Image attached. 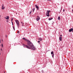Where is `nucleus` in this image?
Masks as SVG:
<instances>
[{
    "mask_svg": "<svg viewBox=\"0 0 73 73\" xmlns=\"http://www.w3.org/2000/svg\"><path fill=\"white\" fill-rule=\"evenodd\" d=\"M7 18L5 17V19H7L8 20H9V16H7Z\"/></svg>",
    "mask_w": 73,
    "mask_h": 73,
    "instance_id": "10",
    "label": "nucleus"
},
{
    "mask_svg": "<svg viewBox=\"0 0 73 73\" xmlns=\"http://www.w3.org/2000/svg\"><path fill=\"white\" fill-rule=\"evenodd\" d=\"M52 57H54V54H53V55H52Z\"/></svg>",
    "mask_w": 73,
    "mask_h": 73,
    "instance_id": "19",
    "label": "nucleus"
},
{
    "mask_svg": "<svg viewBox=\"0 0 73 73\" xmlns=\"http://www.w3.org/2000/svg\"><path fill=\"white\" fill-rule=\"evenodd\" d=\"M51 54H53V51H52L51 52Z\"/></svg>",
    "mask_w": 73,
    "mask_h": 73,
    "instance_id": "16",
    "label": "nucleus"
},
{
    "mask_svg": "<svg viewBox=\"0 0 73 73\" xmlns=\"http://www.w3.org/2000/svg\"><path fill=\"white\" fill-rule=\"evenodd\" d=\"M59 40L60 41H62V37H59Z\"/></svg>",
    "mask_w": 73,
    "mask_h": 73,
    "instance_id": "11",
    "label": "nucleus"
},
{
    "mask_svg": "<svg viewBox=\"0 0 73 73\" xmlns=\"http://www.w3.org/2000/svg\"><path fill=\"white\" fill-rule=\"evenodd\" d=\"M60 37H62V35H60Z\"/></svg>",
    "mask_w": 73,
    "mask_h": 73,
    "instance_id": "27",
    "label": "nucleus"
},
{
    "mask_svg": "<svg viewBox=\"0 0 73 73\" xmlns=\"http://www.w3.org/2000/svg\"><path fill=\"white\" fill-rule=\"evenodd\" d=\"M1 45H2V47H3V44H1Z\"/></svg>",
    "mask_w": 73,
    "mask_h": 73,
    "instance_id": "21",
    "label": "nucleus"
},
{
    "mask_svg": "<svg viewBox=\"0 0 73 73\" xmlns=\"http://www.w3.org/2000/svg\"><path fill=\"white\" fill-rule=\"evenodd\" d=\"M45 0V1H46V0Z\"/></svg>",
    "mask_w": 73,
    "mask_h": 73,
    "instance_id": "38",
    "label": "nucleus"
},
{
    "mask_svg": "<svg viewBox=\"0 0 73 73\" xmlns=\"http://www.w3.org/2000/svg\"><path fill=\"white\" fill-rule=\"evenodd\" d=\"M13 21V18H12V19H11V21Z\"/></svg>",
    "mask_w": 73,
    "mask_h": 73,
    "instance_id": "25",
    "label": "nucleus"
},
{
    "mask_svg": "<svg viewBox=\"0 0 73 73\" xmlns=\"http://www.w3.org/2000/svg\"><path fill=\"white\" fill-rule=\"evenodd\" d=\"M38 40H40V41H42V39L39 38H38Z\"/></svg>",
    "mask_w": 73,
    "mask_h": 73,
    "instance_id": "12",
    "label": "nucleus"
},
{
    "mask_svg": "<svg viewBox=\"0 0 73 73\" xmlns=\"http://www.w3.org/2000/svg\"><path fill=\"white\" fill-rule=\"evenodd\" d=\"M31 13H32V11H31L29 13V14L30 15H31Z\"/></svg>",
    "mask_w": 73,
    "mask_h": 73,
    "instance_id": "18",
    "label": "nucleus"
},
{
    "mask_svg": "<svg viewBox=\"0 0 73 73\" xmlns=\"http://www.w3.org/2000/svg\"><path fill=\"white\" fill-rule=\"evenodd\" d=\"M35 8H34L33 10V12L35 11Z\"/></svg>",
    "mask_w": 73,
    "mask_h": 73,
    "instance_id": "15",
    "label": "nucleus"
},
{
    "mask_svg": "<svg viewBox=\"0 0 73 73\" xmlns=\"http://www.w3.org/2000/svg\"><path fill=\"white\" fill-rule=\"evenodd\" d=\"M23 46H24V47H25V48H28V49H31L32 50H35L36 49V48L35 47V46H34L33 45V46H32V47H31L25 45L24 44H23Z\"/></svg>",
    "mask_w": 73,
    "mask_h": 73,
    "instance_id": "1",
    "label": "nucleus"
},
{
    "mask_svg": "<svg viewBox=\"0 0 73 73\" xmlns=\"http://www.w3.org/2000/svg\"><path fill=\"white\" fill-rule=\"evenodd\" d=\"M5 37H7V35H5Z\"/></svg>",
    "mask_w": 73,
    "mask_h": 73,
    "instance_id": "28",
    "label": "nucleus"
},
{
    "mask_svg": "<svg viewBox=\"0 0 73 73\" xmlns=\"http://www.w3.org/2000/svg\"><path fill=\"white\" fill-rule=\"evenodd\" d=\"M40 17H38V16H37V18H36V20L38 21L40 20Z\"/></svg>",
    "mask_w": 73,
    "mask_h": 73,
    "instance_id": "5",
    "label": "nucleus"
},
{
    "mask_svg": "<svg viewBox=\"0 0 73 73\" xmlns=\"http://www.w3.org/2000/svg\"><path fill=\"white\" fill-rule=\"evenodd\" d=\"M20 33V32H19V31H17V33Z\"/></svg>",
    "mask_w": 73,
    "mask_h": 73,
    "instance_id": "23",
    "label": "nucleus"
},
{
    "mask_svg": "<svg viewBox=\"0 0 73 73\" xmlns=\"http://www.w3.org/2000/svg\"><path fill=\"white\" fill-rule=\"evenodd\" d=\"M59 13H60V12H59Z\"/></svg>",
    "mask_w": 73,
    "mask_h": 73,
    "instance_id": "35",
    "label": "nucleus"
},
{
    "mask_svg": "<svg viewBox=\"0 0 73 73\" xmlns=\"http://www.w3.org/2000/svg\"><path fill=\"white\" fill-rule=\"evenodd\" d=\"M50 12V10L47 11V12L46 13V15L48 17H49V13Z\"/></svg>",
    "mask_w": 73,
    "mask_h": 73,
    "instance_id": "4",
    "label": "nucleus"
},
{
    "mask_svg": "<svg viewBox=\"0 0 73 73\" xmlns=\"http://www.w3.org/2000/svg\"><path fill=\"white\" fill-rule=\"evenodd\" d=\"M61 10H62V8H61Z\"/></svg>",
    "mask_w": 73,
    "mask_h": 73,
    "instance_id": "34",
    "label": "nucleus"
},
{
    "mask_svg": "<svg viewBox=\"0 0 73 73\" xmlns=\"http://www.w3.org/2000/svg\"><path fill=\"white\" fill-rule=\"evenodd\" d=\"M23 40H25V41H27V42L29 40L27 39H25V38H23Z\"/></svg>",
    "mask_w": 73,
    "mask_h": 73,
    "instance_id": "8",
    "label": "nucleus"
},
{
    "mask_svg": "<svg viewBox=\"0 0 73 73\" xmlns=\"http://www.w3.org/2000/svg\"><path fill=\"white\" fill-rule=\"evenodd\" d=\"M53 18H50L49 19V20H52Z\"/></svg>",
    "mask_w": 73,
    "mask_h": 73,
    "instance_id": "14",
    "label": "nucleus"
},
{
    "mask_svg": "<svg viewBox=\"0 0 73 73\" xmlns=\"http://www.w3.org/2000/svg\"><path fill=\"white\" fill-rule=\"evenodd\" d=\"M42 73H43V72H44V71H43V70H42Z\"/></svg>",
    "mask_w": 73,
    "mask_h": 73,
    "instance_id": "26",
    "label": "nucleus"
},
{
    "mask_svg": "<svg viewBox=\"0 0 73 73\" xmlns=\"http://www.w3.org/2000/svg\"><path fill=\"white\" fill-rule=\"evenodd\" d=\"M23 25H24V23H22V26L23 27Z\"/></svg>",
    "mask_w": 73,
    "mask_h": 73,
    "instance_id": "22",
    "label": "nucleus"
},
{
    "mask_svg": "<svg viewBox=\"0 0 73 73\" xmlns=\"http://www.w3.org/2000/svg\"><path fill=\"white\" fill-rule=\"evenodd\" d=\"M61 10L60 11V12H61Z\"/></svg>",
    "mask_w": 73,
    "mask_h": 73,
    "instance_id": "36",
    "label": "nucleus"
},
{
    "mask_svg": "<svg viewBox=\"0 0 73 73\" xmlns=\"http://www.w3.org/2000/svg\"><path fill=\"white\" fill-rule=\"evenodd\" d=\"M13 29H14V30L15 31V27L13 26Z\"/></svg>",
    "mask_w": 73,
    "mask_h": 73,
    "instance_id": "17",
    "label": "nucleus"
},
{
    "mask_svg": "<svg viewBox=\"0 0 73 73\" xmlns=\"http://www.w3.org/2000/svg\"><path fill=\"white\" fill-rule=\"evenodd\" d=\"M0 43H1V39L0 38Z\"/></svg>",
    "mask_w": 73,
    "mask_h": 73,
    "instance_id": "29",
    "label": "nucleus"
},
{
    "mask_svg": "<svg viewBox=\"0 0 73 73\" xmlns=\"http://www.w3.org/2000/svg\"><path fill=\"white\" fill-rule=\"evenodd\" d=\"M73 31V28H72L69 30V32H71V31Z\"/></svg>",
    "mask_w": 73,
    "mask_h": 73,
    "instance_id": "9",
    "label": "nucleus"
},
{
    "mask_svg": "<svg viewBox=\"0 0 73 73\" xmlns=\"http://www.w3.org/2000/svg\"><path fill=\"white\" fill-rule=\"evenodd\" d=\"M58 20H60V17L58 16Z\"/></svg>",
    "mask_w": 73,
    "mask_h": 73,
    "instance_id": "13",
    "label": "nucleus"
},
{
    "mask_svg": "<svg viewBox=\"0 0 73 73\" xmlns=\"http://www.w3.org/2000/svg\"><path fill=\"white\" fill-rule=\"evenodd\" d=\"M21 24H23V23H23L22 22H21Z\"/></svg>",
    "mask_w": 73,
    "mask_h": 73,
    "instance_id": "30",
    "label": "nucleus"
},
{
    "mask_svg": "<svg viewBox=\"0 0 73 73\" xmlns=\"http://www.w3.org/2000/svg\"><path fill=\"white\" fill-rule=\"evenodd\" d=\"M5 8V7L4 6V4H3L2 6L1 9H4Z\"/></svg>",
    "mask_w": 73,
    "mask_h": 73,
    "instance_id": "6",
    "label": "nucleus"
},
{
    "mask_svg": "<svg viewBox=\"0 0 73 73\" xmlns=\"http://www.w3.org/2000/svg\"><path fill=\"white\" fill-rule=\"evenodd\" d=\"M40 41L38 40V42L39 44H40Z\"/></svg>",
    "mask_w": 73,
    "mask_h": 73,
    "instance_id": "20",
    "label": "nucleus"
},
{
    "mask_svg": "<svg viewBox=\"0 0 73 73\" xmlns=\"http://www.w3.org/2000/svg\"><path fill=\"white\" fill-rule=\"evenodd\" d=\"M63 12H65V9H64L63 10Z\"/></svg>",
    "mask_w": 73,
    "mask_h": 73,
    "instance_id": "24",
    "label": "nucleus"
},
{
    "mask_svg": "<svg viewBox=\"0 0 73 73\" xmlns=\"http://www.w3.org/2000/svg\"><path fill=\"white\" fill-rule=\"evenodd\" d=\"M1 17V15H0V17Z\"/></svg>",
    "mask_w": 73,
    "mask_h": 73,
    "instance_id": "37",
    "label": "nucleus"
},
{
    "mask_svg": "<svg viewBox=\"0 0 73 73\" xmlns=\"http://www.w3.org/2000/svg\"><path fill=\"white\" fill-rule=\"evenodd\" d=\"M35 7L37 9V10H38L39 8H38V6H37V5H35Z\"/></svg>",
    "mask_w": 73,
    "mask_h": 73,
    "instance_id": "7",
    "label": "nucleus"
},
{
    "mask_svg": "<svg viewBox=\"0 0 73 73\" xmlns=\"http://www.w3.org/2000/svg\"><path fill=\"white\" fill-rule=\"evenodd\" d=\"M13 24V22H11Z\"/></svg>",
    "mask_w": 73,
    "mask_h": 73,
    "instance_id": "31",
    "label": "nucleus"
},
{
    "mask_svg": "<svg viewBox=\"0 0 73 73\" xmlns=\"http://www.w3.org/2000/svg\"><path fill=\"white\" fill-rule=\"evenodd\" d=\"M1 51H2V48H1Z\"/></svg>",
    "mask_w": 73,
    "mask_h": 73,
    "instance_id": "32",
    "label": "nucleus"
},
{
    "mask_svg": "<svg viewBox=\"0 0 73 73\" xmlns=\"http://www.w3.org/2000/svg\"><path fill=\"white\" fill-rule=\"evenodd\" d=\"M15 22L17 24V26L18 28H19V27L20 26V24H19V21L18 20H16Z\"/></svg>",
    "mask_w": 73,
    "mask_h": 73,
    "instance_id": "3",
    "label": "nucleus"
},
{
    "mask_svg": "<svg viewBox=\"0 0 73 73\" xmlns=\"http://www.w3.org/2000/svg\"><path fill=\"white\" fill-rule=\"evenodd\" d=\"M27 45L28 46H30V48H31L32 46H33V44L30 41L28 40L27 42Z\"/></svg>",
    "mask_w": 73,
    "mask_h": 73,
    "instance_id": "2",
    "label": "nucleus"
},
{
    "mask_svg": "<svg viewBox=\"0 0 73 73\" xmlns=\"http://www.w3.org/2000/svg\"><path fill=\"white\" fill-rule=\"evenodd\" d=\"M12 25H13V23H12Z\"/></svg>",
    "mask_w": 73,
    "mask_h": 73,
    "instance_id": "33",
    "label": "nucleus"
}]
</instances>
